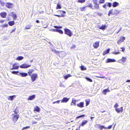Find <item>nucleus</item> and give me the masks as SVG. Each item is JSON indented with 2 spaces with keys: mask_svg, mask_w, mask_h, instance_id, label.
I'll return each mask as SVG.
<instances>
[{
  "mask_svg": "<svg viewBox=\"0 0 130 130\" xmlns=\"http://www.w3.org/2000/svg\"><path fill=\"white\" fill-rule=\"evenodd\" d=\"M86 79H87V80L90 82H92V79L89 78V77H87L86 78Z\"/></svg>",
  "mask_w": 130,
  "mask_h": 130,
  "instance_id": "nucleus-34",
  "label": "nucleus"
},
{
  "mask_svg": "<svg viewBox=\"0 0 130 130\" xmlns=\"http://www.w3.org/2000/svg\"><path fill=\"white\" fill-rule=\"evenodd\" d=\"M0 15L2 18H5L7 15V13L5 12H2L0 13Z\"/></svg>",
  "mask_w": 130,
  "mask_h": 130,
  "instance_id": "nucleus-11",
  "label": "nucleus"
},
{
  "mask_svg": "<svg viewBox=\"0 0 130 130\" xmlns=\"http://www.w3.org/2000/svg\"><path fill=\"white\" fill-rule=\"evenodd\" d=\"M114 54H118L120 53V52H115L113 53Z\"/></svg>",
  "mask_w": 130,
  "mask_h": 130,
  "instance_id": "nucleus-63",
  "label": "nucleus"
},
{
  "mask_svg": "<svg viewBox=\"0 0 130 130\" xmlns=\"http://www.w3.org/2000/svg\"><path fill=\"white\" fill-rule=\"evenodd\" d=\"M15 97V95H13L11 96H10L8 98L9 100H10L11 101H12L14 99V98Z\"/></svg>",
  "mask_w": 130,
  "mask_h": 130,
  "instance_id": "nucleus-27",
  "label": "nucleus"
},
{
  "mask_svg": "<svg viewBox=\"0 0 130 130\" xmlns=\"http://www.w3.org/2000/svg\"><path fill=\"white\" fill-rule=\"evenodd\" d=\"M30 128L29 126H27L25 127H24L23 128L22 130H23L24 129H26Z\"/></svg>",
  "mask_w": 130,
  "mask_h": 130,
  "instance_id": "nucleus-48",
  "label": "nucleus"
},
{
  "mask_svg": "<svg viewBox=\"0 0 130 130\" xmlns=\"http://www.w3.org/2000/svg\"><path fill=\"white\" fill-rule=\"evenodd\" d=\"M107 5H106V4L103 5V8L105 9H106V6Z\"/></svg>",
  "mask_w": 130,
  "mask_h": 130,
  "instance_id": "nucleus-58",
  "label": "nucleus"
},
{
  "mask_svg": "<svg viewBox=\"0 0 130 130\" xmlns=\"http://www.w3.org/2000/svg\"><path fill=\"white\" fill-rule=\"evenodd\" d=\"M15 30V28H14V29L12 30L11 31V33H12Z\"/></svg>",
  "mask_w": 130,
  "mask_h": 130,
  "instance_id": "nucleus-62",
  "label": "nucleus"
},
{
  "mask_svg": "<svg viewBox=\"0 0 130 130\" xmlns=\"http://www.w3.org/2000/svg\"><path fill=\"white\" fill-rule=\"evenodd\" d=\"M110 50V49L109 48H108L107 50H106V51H105V52H104L103 53V55H106V54H107L108 53H109V52Z\"/></svg>",
  "mask_w": 130,
  "mask_h": 130,
  "instance_id": "nucleus-23",
  "label": "nucleus"
},
{
  "mask_svg": "<svg viewBox=\"0 0 130 130\" xmlns=\"http://www.w3.org/2000/svg\"><path fill=\"white\" fill-rule=\"evenodd\" d=\"M115 110L118 113H119L120 112H122L123 111V107H121L119 108H116L115 109Z\"/></svg>",
  "mask_w": 130,
  "mask_h": 130,
  "instance_id": "nucleus-6",
  "label": "nucleus"
},
{
  "mask_svg": "<svg viewBox=\"0 0 130 130\" xmlns=\"http://www.w3.org/2000/svg\"><path fill=\"white\" fill-rule=\"evenodd\" d=\"M119 106V105L117 103H116L115 104V105L114 106V107L115 108V109L116 108H117V107Z\"/></svg>",
  "mask_w": 130,
  "mask_h": 130,
  "instance_id": "nucleus-47",
  "label": "nucleus"
},
{
  "mask_svg": "<svg viewBox=\"0 0 130 130\" xmlns=\"http://www.w3.org/2000/svg\"><path fill=\"white\" fill-rule=\"evenodd\" d=\"M57 32H59L60 34H63V31L60 29H58Z\"/></svg>",
  "mask_w": 130,
  "mask_h": 130,
  "instance_id": "nucleus-36",
  "label": "nucleus"
},
{
  "mask_svg": "<svg viewBox=\"0 0 130 130\" xmlns=\"http://www.w3.org/2000/svg\"><path fill=\"white\" fill-rule=\"evenodd\" d=\"M107 5L109 7H111L112 5V4L110 3H106Z\"/></svg>",
  "mask_w": 130,
  "mask_h": 130,
  "instance_id": "nucleus-37",
  "label": "nucleus"
},
{
  "mask_svg": "<svg viewBox=\"0 0 130 130\" xmlns=\"http://www.w3.org/2000/svg\"><path fill=\"white\" fill-rule=\"evenodd\" d=\"M97 14L98 15L100 16H101L102 14V13H97Z\"/></svg>",
  "mask_w": 130,
  "mask_h": 130,
  "instance_id": "nucleus-57",
  "label": "nucleus"
},
{
  "mask_svg": "<svg viewBox=\"0 0 130 130\" xmlns=\"http://www.w3.org/2000/svg\"><path fill=\"white\" fill-rule=\"evenodd\" d=\"M99 42L96 41L93 44V46L95 48H97L99 46Z\"/></svg>",
  "mask_w": 130,
  "mask_h": 130,
  "instance_id": "nucleus-10",
  "label": "nucleus"
},
{
  "mask_svg": "<svg viewBox=\"0 0 130 130\" xmlns=\"http://www.w3.org/2000/svg\"><path fill=\"white\" fill-rule=\"evenodd\" d=\"M31 66L30 65L24 63L20 66V67L21 68H27Z\"/></svg>",
  "mask_w": 130,
  "mask_h": 130,
  "instance_id": "nucleus-3",
  "label": "nucleus"
},
{
  "mask_svg": "<svg viewBox=\"0 0 130 130\" xmlns=\"http://www.w3.org/2000/svg\"><path fill=\"white\" fill-rule=\"evenodd\" d=\"M126 57H123L121 60H119V62L120 63L122 62H124L126 61Z\"/></svg>",
  "mask_w": 130,
  "mask_h": 130,
  "instance_id": "nucleus-16",
  "label": "nucleus"
},
{
  "mask_svg": "<svg viewBox=\"0 0 130 130\" xmlns=\"http://www.w3.org/2000/svg\"><path fill=\"white\" fill-rule=\"evenodd\" d=\"M54 15L56 16H57L59 17H62V16H61V15H57V14H54Z\"/></svg>",
  "mask_w": 130,
  "mask_h": 130,
  "instance_id": "nucleus-55",
  "label": "nucleus"
},
{
  "mask_svg": "<svg viewBox=\"0 0 130 130\" xmlns=\"http://www.w3.org/2000/svg\"><path fill=\"white\" fill-rule=\"evenodd\" d=\"M34 110L35 111L39 112L40 111V108L38 106H37L35 108Z\"/></svg>",
  "mask_w": 130,
  "mask_h": 130,
  "instance_id": "nucleus-29",
  "label": "nucleus"
},
{
  "mask_svg": "<svg viewBox=\"0 0 130 130\" xmlns=\"http://www.w3.org/2000/svg\"><path fill=\"white\" fill-rule=\"evenodd\" d=\"M69 98H67L66 97L63 98L61 101V102H67L69 100Z\"/></svg>",
  "mask_w": 130,
  "mask_h": 130,
  "instance_id": "nucleus-14",
  "label": "nucleus"
},
{
  "mask_svg": "<svg viewBox=\"0 0 130 130\" xmlns=\"http://www.w3.org/2000/svg\"><path fill=\"white\" fill-rule=\"evenodd\" d=\"M52 30H53V31L57 32L58 29H52Z\"/></svg>",
  "mask_w": 130,
  "mask_h": 130,
  "instance_id": "nucleus-56",
  "label": "nucleus"
},
{
  "mask_svg": "<svg viewBox=\"0 0 130 130\" xmlns=\"http://www.w3.org/2000/svg\"><path fill=\"white\" fill-rule=\"evenodd\" d=\"M114 13L116 14H118L119 13V12L117 10H115L114 11Z\"/></svg>",
  "mask_w": 130,
  "mask_h": 130,
  "instance_id": "nucleus-50",
  "label": "nucleus"
},
{
  "mask_svg": "<svg viewBox=\"0 0 130 130\" xmlns=\"http://www.w3.org/2000/svg\"><path fill=\"white\" fill-rule=\"evenodd\" d=\"M112 127V125H110L108 126L107 128V129H110Z\"/></svg>",
  "mask_w": 130,
  "mask_h": 130,
  "instance_id": "nucleus-53",
  "label": "nucleus"
},
{
  "mask_svg": "<svg viewBox=\"0 0 130 130\" xmlns=\"http://www.w3.org/2000/svg\"><path fill=\"white\" fill-rule=\"evenodd\" d=\"M37 77V74L36 73L33 74L31 76L32 82H34Z\"/></svg>",
  "mask_w": 130,
  "mask_h": 130,
  "instance_id": "nucleus-2",
  "label": "nucleus"
},
{
  "mask_svg": "<svg viewBox=\"0 0 130 130\" xmlns=\"http://www.w3.org/2000/svg\"><path fill=\"white\" fill-rule=\"evenodd\" d=\"M24 58L22 56H19L16 59L18 60H20Z\"/></svg>",
  "mask_w": 130,
  "mask_h": 130,
  "instance_id": "nucleus-26",
  "label": "nucleus"
},
{
  "mask_svg": "<svg viewBox=\"0 0 130 130\" xmlns=\"http://www.w3.org/2000/svg\"><path fill=\"white\" fill-rule=\"evenodd\" d=\"M54 27L55 28H57V29L62 28V26H55Z\"/></svg>",
  "mask_w": 130,
  "mask_h": 130,
  "instance_id": "nucleus-43",
  "label": "nucleus"
},
{
  "mask_svg": "<svg viewBox=\"0 0 130 130\" xmlns=\"http://www.w3.org/2000/svg\"><path fill=\"white\" fill-rule=\"evenodd\" d=\"M37 123V122H36L34 121H32V124H36Z\"/></svg>",
  "mask_w": 130,
  "mask_h": 130,
  "instance_id": "nucleus-60",
  "label": "nucleus"
},
{
  "mask_svg": "<svg viewBox=\"0 0 130 130\" xmlns=\"http://www.w3.org/2000/svg\"><path fill=\"white\" fill-rule=\"evenodd\" d=\"M121 48L122 49V50H121V51L123 52H124L125 49V48L124 47Z\"/></svg>",
  "mask_w": 130,
  "mask_h": 130,
  "instance_id": "nucleus-54",
  "label": "nucleus"
},
{
  "mask_svg": "<svg viewBox=\"0 0 130 130\" xmlns=\"http://www.w3.org/2000/svg\"><path fill=\"white\" fill-rule=\"evenodd\" d=\"M116 61V60L114 59L108 58L106 62L109 63L111 62H115Z\"/></svg>",
  "mask_w": 130,
  "mask_h": 130,
  "instance_id": "nucleus-12",
  "label": "nucleus"
},
{
  "mask_svg": "<svg viewBox=\"0 0 130 130\" xmlns=\"http://www.w3.org/2000/svg\"><path fill=\"white\" fill-rule=\"evenodd\" d=\"M1 26L3 27V28H4L5 27H7L8 26V25L7 24H3L2 25H1Z\"/></svg>",
  "mask_w": 130,
  "mask_h": 130,
  "instance_id": "nucleus-35",
  "label": "nucleus"
},
{
  "mask_svg": "<svg viewBox=\"0 0 130 130\" xmlns=\"http://www.w3.org/2000/svg\"><path fill=\"white\" fill-rule=\"evenodd\" d=\"M85 2V0H78L77 1V2L78 3H83Z\"/></svg>",
  "mask_w": 130,
  "mask_h": 130,
  "instance_id": "nucleus-39",
  "label": "nucleus"
},
{
  "mask_svg": "<svg viewBox=\"0 0 130 130\" xmlns=\"http://www.w3.org/2000/svg\"><path fill=\"white\" fill-rule=\"evenodd\" d=\"M84 103L83 102H81L77 105V106L79 107L82 108L84 107Z\"/></svg>",
  "mask_w": 130,
  "mask_h": 130,
  "instance_id": "nucleus-17",
  "label": "nucleus"
},
{
  "mask_svg": "<svg viewBox=\"0 0 130 130\" xmlns=\"http://www.w3.org/2000/svg\"><path fill=\"white\" fill-rule=\"evenodd\" d=\"M81 70H86V68L85 67L83 66L82 65L80 67Z\"/></svg>",
  "mask_w": 130,
  "mask_h": 130,
  "instance_id": "nucleus-32",
  "label": "nucleus"
},
{
  "mask_svg": "<svg viewBox=\"0 0 130 130\" xmlns=\"http://www.w3.org/2000/svg\"><path fill=\"white\" fill-rule=\"evenodd\" d=\"M18 63H15L13 65V68L10 69L11 70H12L13 69H18L19 67L17 66Z\"/></svg>",
  "mask_w": 130,
  "mask_h": 130,
  "instance_id": "nucleus-4",
  "label": "nucleus"
},
{
  "mask_svg": "<svg viewBox=\"0 0 130 130\" xmlns=\"http://www.w3.org/2000/svg\"><path fill=\"white\" fill-rule=\"evenodd\" d=\"M98 127L101 130H102L103 128L105 129H107V128L105 127L103 125H98Z\"/></svg>",
  "mask_w": 130,
  "mask_h": 130,
  "instance_id": "nucleus-20",
  "label": "nucleus"
},
{
  "mask_svg": "<svg viewBox=\"0 0 130 130\" xmlns=\"http://www.w3.org/2000/svg\"><path fill=\"white\" fill-rule=\"evenodd\" d=\"M88 120H84L83 121L80 125L83 126L85 124L88 122Z\"/></svg>",
  "mask_w": 130,
  "mask_h": 130,
  "instance_id": "nucleus-24",
  "label": "nucleus"
},
{
  "mask_svg": "<svg viewBox=\"0 0 130 130\" xmlns=\"http://www.w3.org/2000/svg\"><path fill=\"white\" fill-rule=\"evenodd\" d=\"M110 91L108 88L104 90L103 91V93L105 95H106L107 92H110Z\"/></svg>",
  "mask_w": 130,
  "mask_h": 130,
  "instance_id": "nucleus-18",
  "label": "nucleus"
},
{
  "mask_svg": "<svg viewBox=\"0 0 130 130\" xmlns=\"http://www.w3.org/2000/svg\"><path fill=\"white\" fill-rule=\"evenodd\" d=\"M95 5H94V7L96 9H99V5L97 3H94Z\"/></svg>",
  "mask_w": 130,
  "mask_h": 130,
  "instance_id": "nucleus-22",
  "label": "nucleus"
},
{
  "mask_svg": "<svg viewBox=\"0 0 130 130\" xmlns=\"http://www.w3.org/2000/svg\"><path fill=\"white\" fill-rule=\"evenodd\" d=\"M60 100H58L56 101H55V102H54L53 103V104H54L55 103H57L58 104H59L60 102Z\"/></svg>",
  "mask_w": 130,
  "mask_h": 130,
  "instance_id": "nucleus-45",
  "label": "nucleus"
},
{
  "mask_svg": "<svg viewBox=\"0 0 130 130\" xmlns=\"http://www.w3.org/2000/svg\"><path fill=\"white\" fill-rule=\"evenodd\" d=\"M29 70V72H30V73H31L32 72L34 71V70L33 69H30Z\"/></svg>",
  "mask_w": 130,
  "mask_h": 130,
  "instance_id": "nucleus-51",
  "label": "nucleus"
},
{
  "mask_svg": "<svg viewBox=\"0 0 130 130\" xmlns=\"http://www.w3.org/2000/svg\"><path fill=\"white\" fill-rule=\"evenodd\" d=\"M61 8V5L59 3L57 5V6L56 7V9H60Z\"/></svg>",
  "mask_w": 130,
  "mask_h": 130,
  "instance_id": "nucleus-28",
  "label": "nucleus"
},
{
  "mask_svg": "<svg viewBox=\"0 0 130 130\" xmlns=\"http://www.w3.org/2000/svg\"><path fill=\"white\" fill-rule=\"evenodd\" d=\"M64 34L70 37H71L73 35L72 31L70 29L66 28L64 29Z\"/></svg>",
  "mask_w": 130,
  "mask_h": 130,
  "instance_id": "nucleus-1",
  "label": "nucleus"
},
{
  "mask_svg": "<svg viewBox=\"0 0 130 130\" xmlns=\"http://www.w3.org/2000/svg\"><path fill=\"white\" fill-rule=\"evenodd\" d=\"M19 115H15L14 116L13 120L14 122H16L17 121L19 118Z\"/></svg>",
  "mask_w": 130,
  "mask_h": 130,
  "instance_id": "nucleus-9",
  "label": "nucleus"
},
{
  "mask_svg": "<svg viewBox=\"0 0 130 130\" xmlns=\"http://www.w3.org/2000/svg\"><path fill=\"white\" fill-rule=\"evenodd\" d=\"M59 55L60 57H63L66 55V53L64 52H60L59 53Z\"/></svg>",
  "mask_w": 130,
  "mask_h": 130,
  "instance_id": "nucleus-15",
  "label": "nucleus"
},
{
  "mask_svg": "<svg viewBox=\"0 0 130 130\" xmlns=\"http://www.w3.org/2000/svg\"><path fill=\"white\" fill-rule=\"evenodd\" d=\"M70 76V75L69 74H68L64 76V78L65 79H67Z\"/></svg>",
  "mask_w": 130,
  "mask_h": 130,
  "instance_id": "nucleus-38",
  "label": "nucleus"
},
{
  "mask_svg": "<svg viewBox=\"0 0 130 130\" xmlns=\"http://www.w3.org/2000/svg\"><path fill=\"white\" fill-rule=\"evenodd\" d=\"M12 16L14 20H16L17 18L16 14L14 13L13 12H12Z\"/></svg>",
  "mask_w": 130,
  "mask_h": 130,
  "instance_id": "nucleus-21",
  "label": "nucleus"
},
{
  "mask_svg": "<svg viewBox=\"0 0 130 130\" xmlns=\"http://www.w3.org/2000/svg\"><path fill=\"white\" fill-rule=\"evenodd\" d=\"M87 6V7H90V8H91L92 9H93V8H92V5L91 4H90L89 5H88V6Z\"/></svg>",
  "mask_w": 130,
  "mask_h": 130,
  "instance_id": "nucleus-46",
  "label": "nucleus"
},
{
  "mask_svg": "<svg viewBox=\"0 0 130 130\" xmlns=\"http://www.w3.org/2000/svg\"><path fill=\"white\" fill-rule=\"evenodd\" d=\"M5 21V20H0V23H3V22Z\"/></svg>",
  "mask_w": 130,
  "mask_h": 130,
  "instance_id": "nucleus-64",
  "label": "nucleus"
},
{
  "mask_svg": "<svg viewBox=\"0 0 130 130\" xmlns=\"http://www.w3.org/2000/svg\"><path fill=\"white\" fill-rule=\"evenodd\" d=\"M86 106H87L90 103V101L89 100H86Z\"/></svg>",
  "mask_w": 130,
  "mask_h": 130,
  "instance_id": "nucleus-40",
  "label": "nucleus"
},
{
  "mask_svg": "<svg viewBox=\"0 0 130 130\" xmlns=\"http://www.w3.org/2000/svg\"><path fill=\"white\" fill-rule=\"evenodd\" d=\"M8 24L10 26H12L14 24V21H10L8 22Z\"/></svg>",
  "mask_w": 130,
  "mask_h": 130,
  "instance_id": "nucleus-25",
  "label": "nucleus"
},
{
  "mask_svg": "<svg viewBox=\"0 0 130 130\" xmlns=\"http://www.w3.org/2000/svg\"><path fill=\"white\" fill-rule=\"evenodd\" d=\"M113 10L111 9L110 10L109 12V13H110L111 14H112V12Z\"/></svg>",
  "mask_w": 130,
  "mask_h": 130,
  "instance_id": "nucleus-59",
  "label": "nucleus"
},
{
  "mask_svg": "<svg viewBox=\"0 0 130 130\" xmlns=\"http://www.w3.org/2000/svg\"><path fill=\"white\" fill-rule=\"evenodd\" d=\"M36 96L35 95H33L31 96H29L27 99L28 100H31L34 99L35 98Z\"/></svg>",
  "mask_w": 130,
  "mask_h": 130,
  "instance_id": "nucleus-13",
  "label": "nucleus"
},
{
  "mask_svg": "<svg viewBox=\"0 0 130 130\" xmlns=\"http://www.w3.org/2000/svg\"><path fill=\"white\" fill-rule=\"evenodd\" d=\"M105 2V0H100L99 3H103Z\"/></svg>",
  "mask_w": 130,
  "mask_h": 130,
  "instance_id": "nucleus-49",
  "label": "nucleus"
},
{
  "mask_svg": "<svg viewBox=\"0 0 130 130\" xmlns=\"http://www.w3.org/2000/svg\"><path fill=\"white\" fill-rule=\"evenodd\" d=\"M106 27V26L105 25H103L101 26L99 28L100 29L103 30L105 29Z\"/></svg>",
  "mask_w": 130,
  "mask_h": 130,
  "instance_id": "nucleus-33",
  "label": "nucleus"
},
{
  "mask_svg": "<svg viewBox=\"0 0 130 130\" xmlns=\"http://www.w3.org/2000/svg\"><path fill=\"white\" fill-rule=\"evenodd\" d=\"M76 47V46L75 45H73L71 47V48H74Z\"/></svg>",
  "mask_w": 130,
  "mask_h": 130,
  "instance_id": "nucleus-52",
  "label": "nucleus"
},
{
  "mask_svg": "<svg viewBox=\"0 0 130 130\" xmlns=\"http://www.w3.org/2000/svg\"><path fill=\"white\" fill-rule=\"evenodd\" d=\"M125 39V38L124 37H122L120 38V40L117 41V43L118 44H120V43L123 42Z\"/></svg>",
  "mask_w": 130,
  "mask_h": 130,
  "instance_id": "nucleus-7",
  "label": "nucleus"
},
{
  "mask_svg": "<svg viewBox=\"0 0 130 130\" xmlns=\"http://www.w3.org/2000/svg\"><path fill=\"white\" fill-rule=\"evenodd\" d=\"M97 0H93V1L94 3H97Z\"/></svg>",
  "mask_w": 130,
  "mask_h": 130,
  "instance_id": "nucleus-61",
  "label": "nucleus"
},
{
  "mask_svg": "<svg viewBox=\"0 0 130 130\" xmlns=\"http://www.w3.org/2000/svg\"><path fill=\"white\" fill-rule=\"evenodd\" d=\"M31 26V25H27L25 27V29H30V27Z\"/></svg>",
  "mask_w": 130,
  "mask_h": 130,
  "instance_id": "nucleus-30",
  "label": "nucleus"
},
{
  "mask_svg": "<svg viewBox=\"0 0 130 130\" xmlns=\"http://www.w3.org/2000/svg\"><path fill=\"white\" fill-rule=\"evenodd\" d=\"M18 75L22 77H25L28 75V74L27 73L23 72H19Z\"/></svg>",
  "mask_w": 130,
  "mask_h": 130,
  "instance_id": "nucleus-5",
  "label": "nucleus"
},
{
  "mask_svg": "<svg viewBox=\"0 0 130 130\" xmlns=\"http://www.w3.org/2000/svg\"><path fill=\"white\" fill-rule=\"evenodd\" d=\"M76 100H74V99H73L72 102V103H73V104L75 105H76Z\"/></svg>",
  "mask_w": 130,
  "mask_h": 130,
  "instance_id": "nucleus-44",
  "label": "nucleus"
},
{
  "mask_svg": "<svg viewBox=\"0 0 130 130\" xmlns=\"http://www.w3.org/2000/svg\"><path fill=\"white\" fill-rule=\"evenodd\" d=\"M11 73L13 74H17L18 75V74L19 73V71H12Z\"/></svg>",
  "mask_w": 130,
  "mask_h": 130,
  "instance_id": "nucleus-31",
  "label": "nucleus"
},
{
  "mask_svg": "<svg viewBox=\"0 0 130 130\" xmlns=\"http://www.w3.org/2000/svg\"><path fill=\"white\" fill-rule=\"evenodd\" d=\"M87 7V6H86L85 7H80V9L82 11H83Z\"/></svg>",
  "mask_w": 130,
  "mask_h": 130,
  "instance_id": "nucleus-42",
  "label": "nucleus"
},
{
  "mask_svg": "<svg viewBox=\"0 0 130 130\" xmlns=\"http://www.w3.org/2000/svg\"><path fill=\"white\" fill-rule=\"evenodd\" d=\"M119 5V3L116 2H114L112 4V6L113 7H116Z\"/></svg>",
  "mask_w": 130,
  "mask_h": 130,
  "instance_id": "nucleus-19",
  "label": "nucleus"
},
{
  "mask_svg": "<svg viewBox=\"0 0 130 130\" xmlns=\"http://www.w3.org/2000/svg\"><path fill=\"white\" fill-rule=\"evenodd\" d=\"M85 116V115H81L79 116L78 117H77L76 118V119H78V118H79L81 117H84Z\"/></svg>",
  "mask_w": 130,
  "mask_h": 130,
  "instance_id": "nucleus-41",
  "label": "nucleus"
},
{
  "mask_svg": "<svg viewBox=\"0 0 130 130\" xmlns=\"http://www.w3.org/2000/svg\"><path fill=\"white\" fill-rule=\"evenodd\" d=\"M13 4H12L7 3H6V6L9 8H11L13 7Z\"/></svg>",
  "mask_w": 130,
  "mask_h": 130,
  "instance_id": "nucleus-8",
  "label": "nucleus"
}]
</instances>
